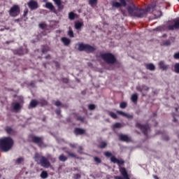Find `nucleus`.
I'll use <instances>...</instances> for the list:
<instances>
[{"mask_svg":"<svg viewBox=\"0 0 179 179\" xmlns=\"http://www.w3.org/2000/svg\"><path fill=\"white\" fill-rule=\"evenodd\" d=\"M172 22L174 23V24L169 27V30H174V29H179V18L173 20Z\"/></svg>","mask_w":179,"mask_h":179,"instance_id":"9","label":"nucleus"},{"mask_svg":"<svg viewBox=\"0 0 179 179\" xmlns=\"http://www.w3.org/2000/svg\"><path fill=\"white\" fill-rule=\"evenodd\" d=\"M27 5L31 10H34V9H37V8H38V3L34 0H30Z\"/></svg>","mask_w":179,"mask_h":179,"instance_id":"7","label":"nucleus"},{"mask_svg":"<svg viewBox=\"0 0 179 179\" xmlns=\"http://www.w3.org/2000/svg\"><path fill=\"white\" fill-rule=\"evenodd\" d=\"M6 132H7L8 134H12V128H10V127H7V128L6 129Z\"/></svg>","mask_w":179,"mask_h":179,"instance_id":"41","label":"nucleus"},{"mask_svg":"<svg viewBox=\"0 0 179 179\" xmlns=\"http://www.w3.org/2000/svg\"><path fill=\"white\" fill-rule=\"evenodd\" d=\"M109 115H110V117L112 118H114L115 120L117 118V114H115V113L110 112L109 113Z\"/></svg>","mask_w":179,"mask_h":179,"instance_id":"35","label":"nucleus"},{"mask_svg":"<svg viewBox=\"0 0 179 179\" xmlns=\"http://www.w3.org/2000/svg\"><path fill=\"white\" fill-rule=\"evenodd\" d=\"M127 1H129V0H127ZM120 1L121 2V4L123 6H127V3L125 2V0H120Z\"/></svg>","mask_w":179,"mask_h":179,"instance_id":"42","label":"nucleus"},{"mask_svg":"<svg viewBox=\"0 0 179 179\" xmlns=\"http://www.w3.org/2000/svg\"><path fill=\"white\" fill-rule=\"evenodd\" d=\"M101 58L105 62H107V64H114V62H115V57L110 53L101 55Z\"/></svg>","mask_w":179,"mask_h":179,"instance_id":"5","label":"nucleus"},{"mask_svg":"<svg viewBox=\"0 0 179 179\" xmlns=\"http://www.w3.org/2000/svg\"><path fill=\"white\" fill-rule=\"evenodd\" d=\"M166 45H170V42L169 41H166L165 43Z\"/></svg>","mask_w":179,"mask_h":179,"instance_id":"51","label":"nucleus"},{"mask_svg":"<svg viewBox=\"0 0 179 179\" xmlns=\"http://www.w3.org/2000/svg\"><path fill=\"white\" fill-rule=\"evenodd\" d=\"M37 104H38V102H37V101L32 100L29 104V107L34 108V107H36V106H37Z\"/></svg>","mask_w":179,"mask_h":179,"instance_id":"21","label":"nucleus"},{"mask_svg":"<svg viewBox=\"0 0 179 179\" xmlns=\"http://www.w3.org/2000/svg\"><path fill=\"white\" fill-rule=\"evenodd\" d=\"M68 35L69 37H73V31H72V28L69 27Z\"/></svg>","mask_w":179,"mask_h":179,"instance_id":"31","label":"nucleus"},{"mask_svg":"<svg viewBox=\"0 0 179 179\" xmlns=\"http://www.w3.org/2000/svg\"><path fill=\"white\" fill-rule=\"evenodd\" d=\"M159 68L161 69H162V71H166V69H167V68H169V66L164 64V62H160L159 63Z\"/></svg>","mask_w":179,"mask_h":179,"instance_id":"18","label":"nucleus"},{"mask_svg":"<svg viewBox=\"0 0 179 179\" xmlns=\"http://www.w3.org/2000/svg\"><path fill=\"white\" fill-rule=\"evenodd\" d=\"M53 1L59 8V9H61V5H62V2L61 1V0H53Z\"/></svg>","mask_w":179,"mask_h":179,"instance_id":"25","label":"nucleus"},{"mask_svg":"<svg viewBox=\"0 0 179 179\" xmlns=\"http://www.w3.org/2000/svg\"><path fill=\"white\" fill-rule=\"evenodd\" d=\"M8 13L12 17H16L20 14V7L18 5H14L10 8Z\"/></svg>","mask_w":179,"mask_h":179,"instance_id":"4","label":"nucleus"},{"mask_svg":"<svg viewBox=\"0 0 179 179\" xmlns=\"http://www.w3.org/2000/svg\"><path fill=\"white\" fill-rule=\"evenodd\" d=\"M22 106H20V103H13V110H15V111L19 110L20 108H21Z\"/></svg>","mask_w":179,"mask_h":179,"instance_id":"19","label":"nucleus"},{"mask_svg":"<svg viewBox=\"0 0 179 179\" xmlns=\"http://www.w3.org/2000/svg\"><path fill=\"white\" fill-rule=\"evenodd\" d=\"M120 172L124 179H129V176H128V172H127V169L125 168H120Z\"/></svg>","mask_w":179,"mask_h":179,"instance_id":"10","label":"nucleus"},{"mask_svg":"<svg viewBox=\"0 0 179 179\" xmlns=\"http://www.w3.org/2000/svg\"><path fill=\"white\" fill-rule=\"evenodd\" d=\"M147 69H149L150 71H155V65L152 64H148L145 65Z\"/></svg>","mask_w":179,"mask_h":179,"instance_id":"23","label":"nucleus"},{"mask_svg":"<svg viewBox=\"0 0 179 179\" xmlns=\"http://www.w3.org/2000/svg\"><path fill=\"white\" fill-rule=\"evenodd\" d=\"M39 27L41 29H45V27H47V24H45V23H41L39 24Z\"/></svg>","mask_w":179,"mask_h":179,"instance_id":"37","label":"nucleus"},{"mask_svg":"<svg viewBox=\"0 0 179 179\" xmlns=\"http://www.w3.org/2000/svg\"><path fill=\"white\" fill-rule=\"evenodd\" d=\"M104 155L106 157H113V153L110 152H104Z\"/></svg>","mask_w":179,"mask_h":179,"instance_id":"32","label":"nucleus"},{"mask_svg":"<svg viewBox=\"0 0 179 179\" xmlns=\"http://www.w3.org/2000/svg\"><path fill=\"white\" fill-rule=\"evenodd\" d=\"M48 177V173H47V171H42V173H41V178L45 179Z\"/></svg>","mask_w":179,"mask_h":179,"instance_id":"24","label":"nucleus"},{"mask_svg":"<svg viewBox=\"0 0 179 179\" xmlns=\"http://www.w3.org/2000/svg\"><path fill=\"white\" fill-rule=\"evenodd\" d=\"M119 139L120 141H123V142H129V141H131V138H129L127 135L125 134H120Z\"/></svg>","mask_w":179,"mask_h":179,"instance_id":"12","label":"nucleus"},{"mask_svg":"<svg viewBox=\"0 0 179 179\" xmlns=\"http://www.w3.org/2000/svg\"><path fill=\"white\" fill-rule=\"evenodd\" d=\"M122 124L121 123H115L113 124V128H122Z\"/></svg>","mask_w":179,"mask_h":179,"instance_id":"34","label":"nucleus"},{"mask_svg":"<svg viewBox=\"0 0 179 179\" xmlns=\"http://www.w3.org/2000/svg\"><path fill=\"white\" fill-rule=\"evenodd\" d=\"M89 110H94V108H96V106H94V104H90L88 106Z\"/></svg>","mask_w":179,"mask_h":179,"instance_id":"39","label":"nucleus"},{"mask_svg":"<svg viewBox=\"0 0 179 179\" xmlns=\"http://www.w3.org/2000/svg\"><path fill=\"white\" fill-rule=\"evenodd\" d=\"M75 17H76V14L73 13V12L69 13V19H70V20H73Z\"/></svg>","mask_w":179,"mask_h":179,"instance_id":"26","label":"nucleus"},{"mask_svg":"<svg viewBox=\"0 0 179 179\" xmlns=\"http://www.w3.org/2000/svg\"><path fill=\"white\" fill-rule=\"evenodd\" d=\"M67 155H69V156H70L71 157H76V155H75L73 152H66Z\"/></svg>","mask_w":179,"mask_h":179,"instance_id":"38","label":"nucleus"},{"mask_svg":"<svg viewBox=\"0 0 179 179\" xmlns=\"http://www.w3.org/2000/svg\"><path fill=\"white\" fill-rule=\"evenodd\" d=\"M136 127H137V128H139V129H141V131H142V132L143 134H145V135H146V132H148V131H149L148 125L142 126L141 124L137 123Z\"/></svg>","mask_w":179,"mask_h":179,"instance_id":"8","label":"nucleus"},{"mask_svg":"<svg viewBox=\"0 0 179 179\" xmlns=\"http://www.w3.org/2000/svg\"><path fill=\"white\" fill-rule=\"evenodd\" d=\"M78 120L81 122L85 121V119L83 117H78Z\"/></svg>","mask_w":179,"mask_h":179,"instance_id":"49","label":"nucleus"},{"mask_svg":"<svg viewBox=\"0 0 179 179\" xmlns=\"http://www.w3.org/2000/svg\"><path fill=\"white\" fill-rule=\"evenodd\" d=\"M17 163H18V164H20V163H22V162H23V158L22 157H20L17 159Z\"/></svg>","mask_w":179,"mask_h":179,"instance_id":"43","label":"nucleus"},{"mask_svg":"<svg viewBox=\"0 0 179 179\" xmlns=\"http://www.w3.org/2000/svg\"><path fill=\"white\" fill-rule=\"evenodd\" d=\"M83 150V148H82V146H80L79 148H78V153H82V151Z\"/></svg>","mask_w":179,"mask_h":179,"instance_id":"46","label":"nucleus"},{"mask_svg":"<svg viewBox=\"0 0 179 179\" xmlns=\"http://www.w3.org/2000/svg\"><path fill=\"white\" fill-rule=\"evenodd\" d=\"M178 1H179V0H178Z\"/></svg>","mask_w":179,"mask_h":179,"instance_id":"54","label":"nucleus"},{"mask_svg":"<svg viewBox=\"0 0 179 179\" xmlns=\"http://www.w3.org/2000/svg\"><path fill=\"white\" fill-rule=\"evenodd\" d=\"M128 12L131 16H136V17H143L144 15H146V10L136 8L134 4H131L128 8Z\"/></svg>","mask_w":179,"mask_h":179,"instance_id":"2","label":"nucleus"},{"mask_svg":"<svg viewBox=\"0 0 179 179\" xmlns=\"http://www.w3.org/2000/svg\"><path fill=\"white\" fill-rule=\"evenodd\" d=\"M110 162H112V163H116L117 164H124V161L117 159L115 156H112L110 157Z\"/></svg>","mask_w":179,"mask_h":179,"instance_id":"13","label":"nucleus"},{"mask_svg":"<svg viewBox=\"0 0 179 179\" xmlns=\"http://www.w3.org/2000/svg\"><path fill=\"white\" fill-rule=\"evenodd\" d=\"M131 101H133V103H136L138 101V94H134L131 95Z\"/></svg>","mask_w":179,"mask_h":179,"instance_id":"20","label":"nucleus"},{"mask_svg":"<svg viewBox=\"0 0 179 179\" xmlns=\"http://www.w3.org/2000/svg\"><path fill=\"white\" fill-rule=\"evenodd\" d=\"M34 160L38 162V164H41L45 169H48L51 166L50 161L45 157L41 156L38 153L35 154Z\"/></svg>","mask_w":179,"mask_h":179,"instance_id":"3","label":"nucleus"},{"mask_svg":"<svg viewBox=\"0 0 179 179\" xmlns=\"http://www.w3.org/2000/svg\"><path fill=\"white\" fill-rule=\"evenodd\" d=\"M59 159L60 160V162H66V160H68V157L62 154L59 157Z\"/></svg>","mask_w":179,"mask_h":179,"instance_id":"22","label":"nucleus"},{"mask_svg":"<svg viewBox=\"0 0 179 179\" xmlns=\"http://www.w3.org/2000/svg\"><path fill=\"white\" fill-rule=\"evenodd\" d=\"M106 146H107V143L102 141L100 145H99V148H101V149H104V148H106Z\"/></svg>","mask_w":179,"mask_h":179,"instance_id":"29","label":"nucleus"},{"mask_svg":"<svg viewBox=\"0 0 179 179\" xmlns=\"http://www.w3.org/2000/svg\"><path fill=\"white\" fill-rule=\"evenodd\" d=\"M45 8H47V9H49L50 10H52V12H55V7H54L52 3L47 2L45 3Z\"/></svg>","mask_w":179,"mask_h":179,"instance_id":"14","label":"nucleus"},{"mask_svg":"<svg viewBox=\"0 0 179 179\" xmlns=\"http://www.w3.org/2000/svg\"><path fill=\"white\" fill-rule=\"evenodd\" d=\"M122 14H123V15H125V13H124V12L122 11Z\"/></svg>","mask_w":179,"mask_h":179,"instance_id":"53","label":"nucleus"},{"mask_svg":"<svg viewBox=\"0 0 179 179\" xmlns=\"http://www.w3.org/2000/svg\"><path fill=\"white\" fill-rule=\"evenodd\" d=\"M112 6L113 8H120L121 6V3L117 1H114L112 3Z\"/></svg>","mask_w":179,"mask_h":179,"instance_id":"27","label":"nucleus"},{"mask_svg":"<svg viewBox=\"0 0 179 179\" xmlns=\"http://www.w3.org/2000/svg\"><path fill=\"white\" fill-rule=\"evenodd\" d=\"M32 141L34 143H37L38 145H41V143H43V138L38 136H32Z\"/></svg>","mask_w":179,"mask_h":179,"instance_id":"11","label":"nucleus"},{"mask_svg":"<svg viewBox=\"0 0 179 179\" xmlns=\"http://www.w3.org/2000/svg\"><path fill=\"white\" fill-rule=\"evenodd\" d=\"M117 113L119 114L120 115H122L123 117H126L127 118H132V115H131L128 113H125L120 110H117Z\"/></svg>","mask_w":179,"mask_h":179,"instance_id":"15","label":"nucleus"},{"mask_svg":"<svg viewBox=\"0 0 179 179\" xmlns=\"http://www.w3.org/2000/svg\"><path fill=\"white\" fill-rule=\"evenodd\" d=\"M27 13H29V9L25 8L24 10V16H27Z\"/></svg>","mask_w":179,"mask_h":179,"instance_id":"44","label":"nucleus"},{"mask_svg":"<svg viewBox=\"0 0 179 179\" xmlns=\"http://www.w3.org/2000/svg\"><path fill=\"white\" fill-rule=\"evenodd\" d=\"M62 41L64 44V45H69L71 43V39L64 37L62 38Z\"/></svg>","mask_w":179,"mask_h":179,"instance_id":"16","label":"nucleus"},{"mask_svg":"<svg viewBox=\"0 0 179 179\" xmlns=\"http://www.w3.org/2000/svg\"><path fill=\"white\" fill-rule=\"evenodd\" d=\"M94 162H96V163H101V159H100V158H99L97 157H95Z\"/></svg>","mask_w":179,"mask_h":179,"instance_id":"40","label":"nucleus"},{"mask_svg":"<svg viewBox=\"0 0 179 179\" xmlns=\"http://www.w3.org/2000/svg\"><path fill=\"white\" fill-rule=\"evenodd\" d=\"M97 3V0H90V5H91V6H96Z\"/></svg>","mask_w":179,"mask_h":179,"instance_id":"30","label":"nucleus"},{"mask_svg":"<svg viewBox=\"0 0 179 179\" xmlns=\"http://www.w3.org/2000/svg\"><path fill=\"white\" fill-rule=\"evenodd\" d=\"M74 132L76 135H83V134H85V130L83 129H76Z\"/></svg>","mask_w":179,"mask_h":179,"instance_id":"17","label":"nucleus"},{"mask_svg":"<svg viewBox=\"0 0 179 179\" xmlns=\"http://www.w3.org/2000/svg\"><path fill=\"white\" fill-rule=\"evenodd\" d=\"M115 179H124L122 176H115Z\"/></svg>","mask_w":179,"mask_h":179,"instance_id":"48","label":"nucleus"},{"mask_svg":"<svg viewBox=\"0 0 179 179\" xmlns=\"http://www.w3.org/2000/svg\"><path fill=\"white\" fill-rule=\"evenodd\" d=\"M59 113H60L59 110L57 111V114H59Z\"/></svg>","mask_w":179,"mask_h":179,"instance_id":"52","label":"nucleus"},{"mask_svg":"<svg viewBox=\"0 0 179 179\" xmlns=\"http://www.w3.org/2000/svg\"><path fill=\"white\" fill-rule=\"evenodd\" d=\"M175 72L179 73V63L175 64Z\"/></svg>","mask_w":179,"mask_h":179,"instance_id":"33","label":"nucleus"},{"mask_svg":"<svg viewBox=\"0 0 179 179\" xmlns=\"http://www.w3.org/2000/svg\"><path fill=\"white\" fill-rule=\"evenodd\" d=\"M78 50L86 51L87 52H93V51L94 50V47L84 43H79Z\"/></svg>","mask_w":179,"mask_h":179,"instance_id":"6","label":"nucleus"},{"mask_svg":"<svg viewBox=\"0 0 179 179\" xmlns=\"http://www.w3.org/2000/svg\"><path fill=\"white\" fill-rule=\"evenodd\" d=\"M55 106H57V107H59V106H61V102L60 101H57L55 103Z\"/></svg>","mask_w":179,"mask_h":179,"instance_id":"47","label":"nucleus"},{"mask_svg":"<svg viewBox=\"0 0 179 179\" xmlns=\"http://www.w3.org/2000/svg\"><path fill=\"white\" fill-rule=\"evenodd\" d=\"M82 26H83V23L82 22H76L75 24V27L77 30H78V29H80Z\"/></svg>","mask_w":179,"mask_h":179,"instance_id":"28","label":"nucleus"},{"mask_svg":"<svg viewBox=\"0 0 179 179\" xmlns=\"http://www.w3.org/2000/svg\"><path fill=\"white\" fill-rule=\"evenodd\" d=\"M175 59H179V52L174 55Z\"/></svg>","mask_w":179,"mask_h":179,"instance_id":"45","label":"nucleus"},{"mask_svg":"<svg viewBox=\"0 0 179 179\" xmlns=\"http://www.w3.org/2000/svg\"><path fill=\"white\" fill-rule=\"evenodd\" d=\"M120 108H125L127 107V103L122 102L120 105Z\"/></svg>","mask_w":179,"mask_h":179,"instance_id":"36","label":"nucleus"},{"mask_svg":"<svg viewBox=\"0 0 179 179\" xmlns=\"http://www.w3.org/2000/svg\"><path fill=\"white\" fill-rule=\"evenodd\" d=\"M13 146V140L9 137H5L0 139V149L3 152H8Z\"/></svg>","mask_w":179,"mask_h":179,"instance_id":"1","label":"nucleus"},{"mask_svg":"<svg viewBox=\"0 0 179 179\" xmlns=\"http://www.w3.org/2000/svg\"><path fill=\"white\" fill-rule=\"evenodd\" d=\"M71 148H76V144H70Z\"/></svg>","mask_w":179,"mask_h":179,"instance_id":"50","label":"nucleus"}]
</instances>
